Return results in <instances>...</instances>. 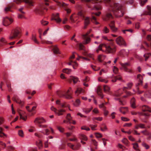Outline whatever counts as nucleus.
Segmentation results:
<instances>
[{
    "label": "nucleus",
    "instance_id": "nucleus-1",
    "mask_svg": "<svg viewBox=\"0 0 151 151\" xmlns=\"http://www.w3.org/2000/svg\"><path fill=\"white\" fill-rule=\"evenodd\" d=\"M111 0H103L105 3L109 4L110 6L104 19V20L106 21L111 20L113 19V17L111 12L113 13L116 17L119 18L123 15L125 10V7L121 4L115 3H110Z\"/></svg>",
    "mask_w": 151,
    "mask_h": 151
},
{
    "label": "nucleus",
    "instance_id": "nucleus-2",
    "mask_svg": "<svg viewBox=\"0 0 151 151\" xmlns=\"http://www.w3.org/2000/svg\"><path fill=\"white\" fill-rule=\"evenodd\" d=\"M109 42L107 44H104V47L106 48L107 52L110 53L114 54L116 51V47L114 45L112 40H109Z\"/></svg>",
    "mask_w": 151,
    "mask_h": 151
},
{
    "label": "nucleus",
    "instance_id": "nucleus-3",
    "mask_svg": "<svg viewBox=\"0 0 151 151\" xmlns=\"http://www.w3.org/2000/svg\"><path fill=\"white\" fill-rule=\"evenodd\" d=\"M44 3L41 4L40 6L35 10V12L36 13L40 15L42 14L45 12V11H46L47 9L46 6L49 5V0H44Z\"/></svg>",
    "mask_w": 151,
    "mask_h": 151
},
{
    "label": "nucleus",
    "instance_id": "nucleus-4",
    "mask_svg": "<svg viewBox=\"0 0 151 151\" xmlns=\"http://www.w3.org/2000/svg\"><path fill=\"white\" fill-rule=\"evenodd\" d=\"M71 88H69L67 92L64 91H58L57 94L60 97H64L67 99H71L72 97L71 96L73 92H71Z\"/></svg>",
    "mask_w": 151,
    "mask_h": 151
},
{
    "label": "nucleus",
    "instance_id": "nucleus-5",
    "mask_svg": "<svg viewBox=\"0 0 151 151\" xmlns=\"http://www.w3.org/2000/svg\"><path fill=\"white\" fill-rule=\"evenodd\" d=\"M78 15L82 19L84 20V26L83 28L86 29L90 23V20L89 17H85L84 16V12L82 9H80V10L79 11Z\"/></svg>",
    "mask_w": 151,
    "mask_h": 151
},
{
    "label": "nucleus",
    "instance_id": "nucleus-6",
    "mask_svg": "<svg viewBox=\"0 0 151 151\" xmlns=\"http://www.w3.org/2000/svg\"><path fill=\"white\" fill-rule=\"evenodd\" d=\"M20 30L19 28L17 27L12 30L9 37L10 40H12L17 37H20Z\"/></svg>",
    "mask_w": 151,
    "mask_h": 151
},
{
    "label": "nucleus",
    "instance_id": "nucleus-7",
    "mask_svg": "<svg viewBox=\"0 0 151 151\" xmlns=\"http://www.w3.org/2000/svg\"><path fill=\"white\" fill-rule=\"evenodd\" d=\"M91 31V29L89 32H87L85 34L82 35V38L84 40L83 43L84 44H87L89 43L91 41V38L88 36V35Z\"/></svg>",
    "mask_w": 151,
    "mask_h": 151
},
{
    "label": "nucleus",
    "instance_id": "nucleus-8",
    "mask_svg": "<svg viewBox=\"0 0 151 151\" xmlns=\"http://www.w3.org/2000/svg\"><path fill=\"white\" fill-rule=\"evenodd\" d=\"M75 55L73 54L70 57L69 59V62L67 63V64L69 65H72L74 69H76V67L78 66V64L75 61H73L72 60V59L74 58Z\"/></svg>",
    "mask_w": 151,
    "mask_h": 151
},
{
    "label": "nucleus",
    "instance_id": "nucleus-9",
    "mask_svg": "<svg viewBox=\"0 0 151 151\" xmlns=\"http://www.w3.org/2000/svg\"><path fill=\"white\" fill-rule=\"evenodd\" d=\"M52 111H53L58 116L63 115V113L65 112V110L63 109L58 110L57 109L52 106L51 108Z\"/></svg>",
    "mask_w": 151,
    "mask_h": 151
},
{
    "label": "nucleus",
    "instance_id": "nucleus-10",
    "mask_svg": "<svg viewBox=\"0 0 151 151\" xmlns=\"http://www.w3.org/2000/svg\"><path fill=\"white\" fill-rule=\"evenodd\" d=\"M137 78L139 79V82L136 85V87L137 89V93L138 94H140L143 92V91H140L139 90V88L138 86L140 85H142V80L143 79L142 76L140 74H138L137 76Z\"/></svg>",
    "mask_w": 151,
    "mask_h": 151
},
{
    "label": "nucleus",
    "instance_id": "nucleus-11",
    "mask_svg": "<svg viewBox=\"0 0 151 151\" xmlns=\"http://www.w3.org/2000/svg\"><path fill=\"white\" fill-rule=\"evenodd\" d=\"M24 1L29 6H33V2L32 0H14V2L17 4H19L22 2Z\"/></svg>",
    "mask_w": 151,
    "mask_h": 151
},
{
    "label": "nucleus",
    "instance_id": "nucleus-12",
    "mask_svg": "<svg viewBox=\"0 0 151 151\" xmlns=\"http://www.w3.org/2000/svg\"><path fill=\"white\" fill-rule=\"evenodd\" d=\"M121 65L123 67L124 70L125 71L129 73L132 72V70L131 69L128 68H127L130 65V63H121Z\"/></svg>",
    "mask_w": 151,
    "mask_h": 151
},
{
    "label": "nucleus",
    "instance_id": "nucleus-13",
    "mask_svg": "<svg viewBox=\"0 0 151 151\" xmlns=\"http://www.w3.org/2000/svg\"><path fill=\"white\" fill-rule=\"evenodd\" d=\"M117 44L120 46H126V44L123 38L121 36L118 37L116 39Z\"/></svg>",
    "mask_w": 151,
    "mask_h": 151
},
{
    "label": "nucleus",
    "instance_id": "nucleus-14",
    "mask_svg": "<svg viewBox=\"0 0 151 151\" xmlns=\"http://www.w3.org/2000/svg\"><path fill=\"white\" fill-rule=\"evenodd\" d=\"M132 85L133 83H129L127 84V87H124L123 88V91L126 93L127 96H130L132 95V93L129 91H127V89H131Z\"/></svg>",
    "mask_w": 151,
    "mask_h": 151
},
{
    "label": "nucleus",
    "instance_id": "nucleus-15",
    "mask_svg": "<svg viewBox=\"0 0 151 151\" xmlns=\"http://www.w3.org/2000/svg\"><path fill=\"white\" fill-rule=\"evenodd\" d=\"M13 21V20L12 19L6 17L4 19L3 23L4 26H7L10 24Z\"/></svg>",
    "mask_w": 151,
    "mask_h": 151
},
{
    "label": "nucleus",
    "instance_id": "nucleus-16",
    "mask_svg": "<svg viewBox=\"0 0 151 151\" xmlns=\"http://www.w3.org/2000/svg\"><path fill=\"white\" fill-rule=\"evenodd\" d=\"M68 145L74 150H78L81 146V144L80 143H78L75 145H72L70 143H68Z\"/></svg>",
    "mask_w": 151,
    "mask_h": 151
},
{
    "label": "nucleus",
    "instance_id": "nucleus-17",
    "mask_svg": "<svg viewBox=\"0 0 151 151\" xmlns=\"http://www.w3.org/2000/svg\"><path fill=\"white\" fill-rule=\"evenodd\" d=\"M53 0L56 2L57 3L58 5L59 6H62L63 7H64L65 9L67 11V13H69L71 12V10L70 9L65 7L67 6L68 5L67 4L64 3H61L57 1H56L55 0Z\"/></svg>",
    "mask_w": 151,
    "mask_h": 151
},
{
    "label": "nucleus",
    "instance_id": "nucleus-18",
    "mask_svg": "<svg viewBox=\"0 0 151 151\" xmlns=\"http://www.w3.org/2000/svg\"><path fill=\"white\" fill-rule=\"evenodd\" d=\"M46 122V120L43 118L40 117L36 118L34 121L35 123L38 124V126L39 124H41V123H45Z\"/></svg>",
    "mask_w": 151,
    "mask_h": 151
},
{
    "label": "nucleus",
    "instance_id": "nucleus-19",
    "mask_svg": "<svg viewBox=\"0 0 151 151\" xmlns=\"http://www.w3.org/2000/svg\"><path fill=\"white\" fill-rule=\"evenodd\" d=\"M12 99L13 101L19 104L21 106H23L24 103L21 101V100L19 99L17 95H14Z\"/></svg>",
    "mask_w": 151,
    "mask_h": 151
},
{
    "label": "nucleus",
    "instance_id": "nucleus-20",
    "mask_svg": "<svg viewBox=\"0 0 151 151\" xmlns=\"http://www.w3.org/2000/svg\"><path fill=\"white\" fill-rule=\"evenodd\" d=\"M111 29L114 32H115L117 30V28L115 27V22L114 21H111L109 24Z\"/></svg>",
    "mask_w": 151,
    "mask_h": 151
},
{
    "label": "nucleus",
    "instance_id": "nucleus-21",
    "mask_svg": "<svg viewBox=\"0 0 151 151\" xmlns=\"http://www.w3.org/2000/svg\"><path fill=\"white\" fill-rule=\"evenodd\" d=\"M52 19L55 20L58 23H59L61 21V19L59 17V14L58 13L52 14Z\"/></svg>",
    "mask_w": 151,
    "mask_h": 151
},
{
    "label": "nucleus",
    "instance_id": "nucleus-22",
    "mask_svg": "<svg viewBox=\"0 0 151 151\" xmlns=\"http://www.w3.org/2000/svg\"><path fill=\"white\" fill-rule=\"evenodd\" d=\"M67 80L70 83H71L72 81H73V83L75 84L78 81V78L75 76H70V78Z\"/></svg>",
    "mask_w": 151,
    "mask_h": 151
},
{
    "label": "nucleus",
    "instance_id": "nucleus-23",
    "mask_svg": "<svg viewBox=\"0 0 151 151\" xmlns=\"http://www.w3.org/2000/svg\"><path fill=\"white\" fill-rule=\"evenodd\" d=\"M0 47H3L4 46L8 44L7 42L6 39L4 37H1L0 39Z\"/></svg>",
    "mask_w": 151,
    "mask_h": 151
},
{
    "label": "nucleus",
    "instance_id": "nucleus-24",
    "mask_svg": "<svg viewBox=\"0 0 151 151\" xmlns=\"http://www.w3.org/2000/svg\"><path fill=\"white\" fill-rule=\"evenodd\" d=\"M147 9L148 11V12L145 11V12L141 15H151V7L149 6H147Z\"/></svg>",
    "mask_w": 151,
    "mask_h": 151
},
{
    "label": "nucleus",
    "instance_id": "nucleus-25",
    "mask_svg": "<svg viewBox=\"0 0 151 151\" xmlns=\"http://www.w3.org/2000/svg\"><path fill=\"white\" fill-rule=\"evenodd\" d=\"M104 103H102L101 104H100L99 105V107L103 108V110L104 111V114L105 116H106L108 114V111L105 110L106 107L104 106Z\"/></svg>",
    "mask_w": 151,
    "mask_h": 151
},
{
    "label": "nucleus",
    "instance_id": "nucleus-26",
    "mask_svg": "<svg viewBox=\"0 0 151 151\" xmlns=\"http://www.w3.org/2000/svg\"><path fill=\"white\" fill-rule=\"evenodd\" d=\"M142 109L143 111H148L151 112V109L146 105L143 106L142 107Z\"/></svg>",
    "mask_w": 151,
    "mask_h": 151
},
{
    "label": "nucleus",
    "instance_id": "nucleus-27",
    "mask_svg": "<svg viewBox=\"0 0 151 151\" xmlns=\"http://www.w3.org/2000/svg\"><path fill=\"white\" fill-rule=\"evenodd\" d=\"M78 137L82 140H83L85 141H86L88 140L87 137L85 135L82 134H79Z\"/></svg>",
    "mask_w": 151,
    "mask_h": 151
},
{
    "label": "nucleus",
    "instance_id": "nucleus-28",
    "mask_svg": "<svg viewBox=\"0 0 151 151\" xmlns=\"http://www.w3.org/2000/svg\"><path fill=\"white\" fill-rule=\"evenodd\" d=\"M52 50L54 53L55 54H60L59 49L56 46H54L53 47Z\"/></svg>",
    "mask_w": 151,
    "mask_h": 151
},
{
    "label": "nucleus",
    "instance_id": "nucleus-29",
    "mask_svg": "<svg viewBox=\"0 0 151 151\" xmlns=\"http://www.w3.org/2000/svg\"><path fill=\"white\" fill-rule=\"evenodd\" d=\"M39 37L41 40V42L42 44L46 43L48 44H52V42L49 41H46L44 40H42L41 37V35H40Z\"/></svg>",
    "mask_w": 151,
    "mask_h": 151
},
{
    "label": "nucleus",
    "instance_id": "nucleus-30",
    "mask_svg": "<svg viewBox=\"0 0 151 151\" xmlns=\"http://www.w3.org/2000/svg\"><path fill=\"white\" fill-rule=\"evenodd\" d=\"M4 81H5L6 83V85H7V87H8L9 91H11V88L10 84L9 83L8 80L6 79V78H4Z\"/></svg>",
    "mask_w": 151,
    "mask_h": 151
},
{
    "label": "nucleus",
    "instance_id": "nucleus-31",
    "mask_svg": "<svg viewBox=\"0 0 151 151\" xmlns=\"http://www.w3.org/2000/svg\"><path fill=\"white\" fill-rule=\"evenodd\" d=\"M129 53L128 50L125 51L124 50H122L119 52V54L121 56L124 55H127Z\"/></svg>",
    "mask_w": 151,
    "mask_h": 151
},
{
    "label": "nucleus",
    "instance_id": "nucleus-32",
    "mask_svg": "<svg viewBox=\"0 0 151 151\" xmlns=\"http://www.w3.org/2000/svg\"><path fill=\"white\" fill-rule=\"evenodd\" d=\"M37 106H33L32 109H29V106H27L26 107V109L29 112H33L34 111L35 109L37 108Z\"/></svg>",
    "mask_w": 151,
    "mask_h": 151
},
{
    "label": "nucleus",
    "instance_id": "nucleus-33",
    "mask_svg": "<svg viewBox=\"0 0 151 151\" xmlns=\"http://www.w3.org/2000/svg\"><path fill=\"white\" fill-rule=\"evenodd\" d=\"M14 6V4H12L11 6L9 5H8L4 8V11L5 12H8L10 11L12 12V10L11 9V7Z\"/></svg>",
    "mask_w": 151,
    "mask_h": 151
},
{
    "label": "nucleus",
    "instance_id": "nucleus-34",
    "mask_svg": "<svg viewBox=\"0 0 151 151\" xmlns=\"http://www.w3.org/2000/svg\"><path fill=\"white\" fill-rule=\"evenodd\" d=\"M105 56L103 55H100L98 57V59L99 62H101L105 59Z\"/></svg>",
    "mask_w": 151,
    "mask_h": 151
},
{
    "label": "nucleus",
    "instance_id": "nucleus-35",
    "mask_svg": "<svg viewBox=\"0 0 151 151\" xmlns=\"http://www.w3.org/2000/svg\"><path fill=\"white\" fill-rule=\"evenodd\" d=\"M40 132L44 134L48 135L49 134L50 131L48 129H45L41 131Z\"/></svg>",
    "mask_w": 151,
    "mask_h": 151
},
{
    "label": "nucleus",
    "instance_id": "nucleus-36",
    "mask_svg": "<svg viewBox=\"0 0 151 151\" xmlns=\"http://www.w3.org/2000/svg\"><path fill=\"white\" fill-rule=\"evenodd\" d=\"M23 8H21L19 9V11L21 12V14H19L18 15V17L19 18H22L24 17V12L22 11Z\"/></svg>",
    "mask_w": 151,
    "mask_h": 151
},
{
    "label": "nucleus",
    "instance_id": "nucleus-37",
    "mask_svg": "<svg viewBox=\"0 0 151 151\" xmlns=\"http://www.w3.org/2000/svg\"><path fill=\"white\" fill-rule=\"evenodd\" d=\"M127 110V107H122L119 109V111L121 112L124 114L126 113V111Z\"/></svg>",
    "mask_w": 151,
    "mask_h": 151
},
{
    "label": "nucleus",
    "instance_id": "nucleus-38",
    "mask_svg": "<svg viewBox=\"0 0 151 151\" xmlns=\"http://www.w3.org/2000/svg\"><path fill=\"white\" fill-rule=\"evenodd\" d=\"M4 129L1 127H0V137L3 138L6 137V135L3 132Z\"/></svg>",
    "mask_w": 151,
    "mask_h": 151
},
{
    "label": "nucleus",
    "instance_id": "nucleus-39",
    "mask_svg": "<svg viewBox=\"0 0 151 151\" xmlns=\"http://www.w3.org/2000/svg\"><path fill=\"white\" fill-rule=\"evenodd\" d=\"M121 79V77L120 76H117L114 77L111 81L113 82H115L117 80H120Z\"/></svg>",
    "mask_w": 151,
    "mask_h": 151
},
{
    "label": "nucleus",
    "instance_id": "nucleus-40",
    "mask_svg": "<svg viewBox=\"0 0 151 151\" xmlns=\"http://www.w3.org/2000/svg\"><path fill=\"white\" fill-rule=\"evenodd\" d=\"M97 93L98 95L101 97V98H103V95L101 89L100 88H98L97 90Z\"/></svg>",
    "mask_w": 151,
    "mask_h": 151
},
{
    "label": "nucleus",
    "instance_id": "nucleus-41",
    "mask_svg": "<svg viewBox=\"0 0 151 151\" xmlns=\"http://www.w3.org/2000/svg\"><path fill=\"white\" fill-rule=\"evenodd\" d=\"M145 95L146 97L148 98H151V90H148L146 92Z\"/></svg>",
    "mask_w": 151,
    "mask_h": 151
},
{
    "label": "nucleus",
    "instance_id": "nucleus-42",
    "mask_svg": "<svg viewBox=\"0 0 151 151\" xmlns=\"http://www.w3.org/2000/svg\"><path fill=\"white\" fill-rule=\"evenodd\" d=\"M135 99L134 98H133L131 100V106L133 108H135Z\"/></svg>",
    "mask_w": 151,
    "mask_h": 151
},
{
    "label": "nucleus",
    "instance_id": "nucleus-43",
    "mask_svg": "<svg viewBox=\"0 0 151 151\" xmlns=\"http://www.w3.org/2000/svg\"><path fill=\"white\" fill-rule=\"evenodd\" d=\"M32 40L35 43L39 44V42L37 41V39L36 36H35L33 35H32Z\"/></svg>",
    "mask_w": 151,
    "mask_h": 151
},
{
    "label": "nucleus",
    "instance_id": "nucleus-44",
    "mask_svg": "<svg viewBox=\"0 0 151 151\" xmlns=\"http://www.w3.org/2000/svg\"><path fill=\"white\" fill-rule=\"evenodd\" d=\"M115 99L119 101L120 104L122 105H124L125 104V102L124 101H122L120 98H116Z\"/></svg>",
    "mask_w": 151,
    "mask_h": 151
},
{
    "label": "nucleus",
    "instance_id": "nucleus-45",
    "mask_svg": "<svg viewBox=\"0 0 151 151\" xmlns=\"http://www.w3.org/2000/svg\"><path fill=\"white\" fill-rule=\"evenodd\" d=\"M133 148L137 151H140V150L137 148L138 147V145L137 143L132 144Z\"/></svg>",
    "mask_w": 151,
    "mask_h": 151
},
{
    "label": "nucleus",
    "instance_id": "nucleus-46",
    "mask_svg": "<svg viewBox=\"0 0 151 151\" xmlns=\"http://www.w3.org/2000/svg\"><path fill=\"white\" fill-rule=\"evenodd\" d=\"M37 145L40 149H41L42 147V142L41 140H39L38 142H37Z\"/></svg>",
    "mask_w": 151,
    "mask_h": 151
},
{
    "label": "nucleus",
    "instance_id": "nucleus-47",
    "mask_svg": "<svg viewBox=\"0 0 151 151\" xmlns=\"http://www.w3.org/2000/svg\"><path fill=\"white\" fill-rule=\"evenodd\" d=\"M63 73L69 74L71 72V70L70 69L65 68L63 70Z\"/></svg>",
    "mask_w": 151,
    "mask_h": 151
},
{
    "label": "nucleus",
    "instance_id": "nucleus-48",
    "mask_svg": "<svg viewBox=\"0 0 151 151\" xmlns=\"http://www.w3.org/2000/svg\"><path fill=\"white\" fill-rule=\"evenodd\" d=\"M22 111L21 110H20V111H19L18 112L19 114V115L20 116V118L21 119H22L23 120L26 121V119H27V116H25V117H24V116L22 115V113L20 111Z\"/></svg>",
    "mask_w": 151,
    "mask_h": 151
},
{
    "label": "nucleus",
    "instance_id": "nucleus-49",
    "mask_svg": "<svg viewBox=\"0 0 151 151\" xmlns=\"http://www.w3.org/2000/svg\"><path fill=\"white\" fill-rule=\"evenodd\" d=\"M122 93V91L121 90H119L117 91L115 93V96L117 97L120 96Z\"/></svg>",
    "mask_w": 151,
    "mask_h": 151
},
{
    "label": "nucleus",
    "instance_id": "nucleus-50",
    "mask_svg": "<svg viewBox=\"0 0 151 151\" xmlns=\"http://www.w3.org/2000/svg\"><path fill=\"white\" fill-rule=\"evenodd\" d=\"M92 109V107L89 109L83 108V112H84L86 114H88L89 113L91 110Z\"/></svg>",
    "mask_w": 151,
    "mask_h": 151
},
{
    "label": "nucleus",
    "instance_id": "nucleus-51",
    "mask_svg": "<svg viewBox=\"0 0 151 151\" xmlns=\"http://www.w3.org/2000/svg\"><path fill=\"white\" fill-rule=\"evenodd\" d=\"M92 21L93 22V23L96 24H99V23L96 21V19L95 17L93 15L92 16Z\"/></svg>",
    "mask_w": 151,
    "mask_h": 151
},
{
    "label": "nucleus",
    "instance_id": "nucleus-52",
    "mask_svg": "<svg viewBox=\"0 0 151 151\" xmlns=\"http://www.w3.org/2000/svg\"><path fill=\"white\" fill-rule=\"evenodd\" d=\"M151 55V54L150 53H146L144 55V57L145 58V61H147L148 59V58Z\"/></svg>",
    "mask_w": 151,
    "mask_h": 151
},
{
    "label": "nucleus",
    "instance_id": "nucleus-53",
    "mask_svg": "<svg viewBox=\"0 0 151 151\" xmlns=\"http://www.w3.org/2000/svg\"><path fill=\"white\" fill-rule=\"evenodd\" d=\"M83 54L84 55L88 56L93 59V55L90 54H88L85 51L83 53Z\"/></svg>",
    "mask_w": 151,
    "mask_h": 151
},
{
    "label": "nucleus",
    "instance_id": "nucleus-54",
    "mask_svg": "<svg viewBox=\"0 0 151 151\" xmlns=\"http://www.w3.org/2000/svg\"><path fill=\"white\" fill-rule=\"evenodd\" d=\"M142 115L144 116L145 119H147L150 115V114L148 113H143L142 114Z\"/></svg>",
    "mask_w": 151,
    "mask_h": 151
},
{
    "label": "nucleus",
    "instance_id": "nucleus-55",
    "mask_svg": "<svg viewBox=\"0 0 151 151\" xmlns=\"http://www.w3.org/2000/svg\"><path fill=\"white\" fill-rule=\"evenodd\" d=\"M104 90L105 92H108L109 91L110 88L107 86L105 85L104 86Z\"/></svg>",
    "mask_w": 151,
    "mask_h": 151
},
{
    "label": "nucleus",
    "instance_id": "nucleus-56",
    "mask_svg": "<svg viewBox=\"0 0 151 151\" xmlns=\"http://www.w3.org/2000/svg\"><path fill=\"white\" fill-rule=\"evenodd\" d=\"M101 130L102 131H105L107 129V128L106 126L104 124L102 125V127L101 128Z\"/></svg>",
    "mask_w": 151,
    "mask_h": 151
},
{
    "label": "nucleus",
    "instance_id": "nucleus-57",
    "mask_svg": "<svg viewBox=\"0 0 151 151\" xmlns=\"http://www.w3.org/2000/svg\"><path fill=\"white\" fill-rule=\"evenodd\" d=\"M109 29L106 27H104L103 29V32L104 33H107L109 32Z\"/></svg>",
    "mask_w": 151,
    "mask_h": 151
},
{
    "label": "nucleus",
    "instance_id": "nucleus-58",
    "mask_svg": "<svg viewBox=\"0 0 151 151\" xmlns=\"http://www.w3.org/2000/svg\"><path fill=\"white\" fill-rule=\"evenodd\" d=\"M104 44H101L99 46L98 48L96 50V52L97 53H98L99 50H102V48L104 47Z\"/></svg>",
    "mask_w": 151,
    "mask_h": 151
},
{
    "label": "nucleus",
    "instance_id": "nucleus-59",
    "mask_svg": "<svg viewBox=\"0 0 151 151\" xmlns=\"http://www.w3.org/2000/svg\"><path fill=\"white\" fill-rule=\"evenodd\" d=\"M142 145L143 147H144L146 149H149L150 148V146H149V145L144 142H143L142 143Z\"/></svg>",
    "mask_w": 151,
    "mask_h": 151
},
{
    "label": "nucleus",
    "instance_id": "nucleus-60",
    "mask_svg": "<svg viewBox=\"0 0 151 151\" xmlns=\"http://www.w3.org/2000/svg\"><path fill=\"white\" fill-rule=\"evenodd\" d=\"M83 90L82 88H77V90L75 91V93L76 94L77 93H79L81 92Z\"/></svg>",
    "mask_w": 151,
    "mask_h": 151
},
{
    "label": "nucleus",
    "instance_id": "nucleus-61",
    "mask_svg": "<svg viewBox=\"0 0 151 151\" xmlns=\"http://www.w3.org/2000/svg\"><path fill=\"white\" fill-rule=\"evenodd\" d=\"M66 118L68 120V121H69L71 120V119H72V118L70 114L69 113L67 114L66 116Z\"/></svg>",
    "mask_w": 151,
    "mask_h": 151
},
{
    "label": "nucleus",
    "instance_id": "nucleus-62",
    "mask_svg": "<svg viewBox=\"0 0 151 151\" xmlns=\"http://www.w3.org/2000/svg\"><path fill=\"white\" fill-rule=\"evenodd\" d=\"M77 18H76L75 19H73V15H72L70 17V20L71 22L74 23L75 22L76 20H77Z\"/></svg>",
    "mask_w": 151,
    "mask_h": 151
},
{
    "label": "nucleus",
    "instance_id": "nucleus-63",
    "mask_svg": "<svg viewBox=\"0 0 151 151\" xmlns=\"http://www.w3.org/2000/svg\"><path fill=\"white\" fill-rule=\"evenodd\" d=\"M113 71L114 73L116 74L118 73V69L117 67H116V66H114V67Z\"/></svg>",
    "mask_w": 151,
    "mask_h": 151
},
{
    "label": "nucleus",
    "instance_id": "nucleus-64",
    "mask_svg": "<svg viewBox=\"0 0 151 151\" xmlns=\"http://www.w3.org/2000/svg\"><path fill=\"white\" fill-rule=\"evenodd\" d=\"M147 0H140V4L141 6H143L147 2Z\"/></svg>",
    "mask_w": 151,
    "mask_h": 151
}]
</instances>
